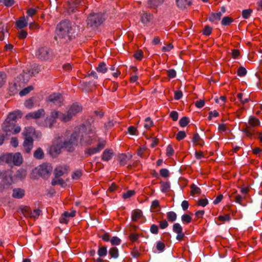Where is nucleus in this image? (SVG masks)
Returning <instances> with one entry per match:
<instances>
[{
	"instance_id": "obj_1",
	"label": "nucleus",
	"mask_w": 262,
	"mask_h": 262,
	"mask_svg": "<svg viewBox=\"0 0 262 262\" xmlns=\"http://www.w3.org/2000/svg\"><path fill=\"white\" fill-rule=\"evenodd\" d=\"M78 140V134L77 130H75L67 140H63L61 138L57 139L52 146L51 149L56 154H59L62 148L68 151L72 152L77 145Z\"/></svg>"
},
{
	"instance_id": "obj_2",
	"label": "nucleus",
	"mask_w": 262,
	"mask_h": 262,
	"mask_svg": "<svg viewBox=\"0 0 262 262\" xmlns=\"http://www.w3.org/2000/svg\"><path fill=\"white\" fill-rule=\"evenodd\" d=\"M74 37V29L72 27L70 22L64 21L57 26L55 39H65L67 40Z\"/></svg>"
},
{
	"instance_id": "obj_3",
	"label": "nucleus",
	"mask_w": 262,
	"mask_h": 262,
	"mask_svg": "<svg viewBox=\"0 0 262 262\" xmlns=\"http://www.w3.org/2000/svg\"><path fill=\"white\" fill-rule=\"evenodd\" d=\"M82 129H78L77 131L78 138L80 140V143L82 145H90L93 143V141L96 139V135L94 130L92 129L83 131Z\"/></svg>"
},
{
	"instance_id": "obj_4",
	"label": "nucleus",
	"mask_w": 262,
	"mask_h": 262,
	"mask_svg": "<svg viewBox=\"0 0 262 262\" xmlns=\"http://www.w3.org/2000/svg\"><path fill=\"white\" fill-rule=\"evenodd\" d=\"M82 106L78 103L71 105L67 113H61V121L67 122L70 121L72 118L82 111Z\"/></svg>"
},
{
	"instance_id": "obj_5",
	"label": "nucleus",
	"mask_w": 262,
	"mask_h": 262,
	"mask_svg": "<svg viewBox=\"0 0 262 262\" xmlns=\"http://www.w3.org/2000/svg\"><path fill=\"white\" fill-rule=\"evenodd\" d=\"M1 159L8 164L13 163L16 166L20 165L23 161V157L19 152H16L14 155L7 153L3 155Z\"/></svg>"
},
{
	"instance_id": "obj_6",
	"label": "nucleus",
	"mask_w": 262,
	"mask_h": 262,
	"mask_svg": "<svg viewBox=\"0 0 262 262\" xmlns=\"http://www.w3.org/2000/svg\"><path fill=\"white\" fill-rule=\"evenodd\" d=\"M1 189H4L12 185L14 181L12 177V171L10 170H0Z\"/></svg>"
},
{
	"instance_id": "obj_7",
	"label": "nucleus",
	"mask_w": 262,
	"mask_h": 262,
	"mask_svg": "<svg viewBox=\"0 0 262 262\" xmlns=\"http://www.w3.org/2000/svg\"><path fill=\"white\" fill-rule=\"evenodd\" d=\"M35 55L42 60H48L53 57L52 51L46 47L38 48L36 51Z\"/></svg>"
},
{
	"instance_id": "obj_8",
	"label": "nucleus",
	"mask_w": 262,
	"mask_h": 262,
	"mask_svg": "<svg viewBox=\"0 0 262 262\" xmlns=\"http://www.w3.org/2000/svg\"><path fill=\"white\" fill-rule=\"evenodd\" d=\"M103 18L101 13H92L88 17V25L92 27H96L101 24Z\"/></svg>"
},
{
	"instance_id": "obj_9",
	"label": "nucleus",
	"mask_w": 262,
	"mask_h": 262,
	"mask_svg": "<svg viewBox=\"0 0 262 262\" xmlns=\"http://www.w3.org/2000/svg\"><path fill=\"white\" fill-rule=\"evenodd\" d=\"M61 112L59 111H54L52 112L50 117L46 119L42 125L47 127H52L56 122V118H59L61 120Z\"/></svg>"
},
{
	"instance_id": "obj_10",
	"label": "nucleus",
	"mask_w": 262,
	"mask_h": 262,
	"mask_svg": "<svg viewBox=\"0 0 262 262\" xmlns=\"http://www.w3.org/2000/svg\"><path fill=\"white\" fill-rule=\"evenodd\" d=\"M140 20L144 26H149L154 23V17L149 12L142 11L140 13Z\"/></svg>"
},
{
	"instance_id": "obj_11",
	"label": "nucleus",
	"mask_w": 262,
	"mask_h": 262,
	"mask_svg": "<svg viewBox=\"0 0 262 262\" xmlns=\"http://www.w3.org/2000/svg\"><path fill=\"white\" fill-rule=\"evenodd\" d=\"M36 169L39 176L44 178H47L51 174L52 167L49 164H42L38 167Z\"/></svg>"
},
{
	"instance_id": "obj_12",
	"label": "nucleus",
	"mask_w": 262,
	"mask_h": 262,
	"mask_svg": "<svg viewBox=\"0 0 262 262\" xmlns=\"http://www.w3.org/2000/svg\"><path fill=\"white\" fill-rule=\"evenodd\" d=\"M105 145V141L102 140H99L98 143L96 147L89 148L86 149L85 154L89 156H92L97 152H100L102 149H103Z\"/></svg>"
},
{
	"instance_id": "obj_13",
	"label": "nucleus",
	"mask_w": 262,
	"mask_h": 262,
	"mask_svg": "<svg viewBox=\"0 0 262 262\" xmlns=\"http://www.w3.org/2000/svg\"><path fill=\"white\" fill-rule=\"evenodd\" d=\"M22 212L25 216L34 219L38 218L40 214V210L39 209H34L33 211H32L28 207H24L22 210Z\"/></svg>"
},
{
	"instance_id": "obj_14",
	"label": "nucleus",
	"mask_w": 262,
	"mask_h": 262,
	"mask_svg": "<svg viewBox=\"0 0 262 262\" xmlns=\"http://www.w3.org/2000/svg\"><path fill=\"white\" fill-rule=\"evenodd\" d=\"M172 230L174 232L177 233V239L182 241L184 237V233L183 232L182 227L179 223H175L173 225Z\"/></svg>"
},
{
	"instance_id": "obj_15",
	"label": "nucleus",
	"mask_w": 262,
	"mask_h": 262,
	"mask_svg": "<svg viewBox=\"0 0 262 262\" xmlns=\"http://www.w3.org/2000/svg\"><path fill=\"white\" fill-rule=\"evenodd\" d=\"M48 101L55 105H60L63 101V98L60 94L54 93L49 96Z\"/></svg>"
},
{
	"instance_id": "obj_16",
	"label": "nucleus",
	"mask_w": 262,
	"mask_h": 262,
	"mask_svg": "<svg viewBox=\"0 0 262 262\" xmlns=\"http://www.w3.org/2000/svg\"><path fill=\"white\" fill-rule=\"evenodd\" d=\"M45 114V111L43 109H39L37 111L28 113L26 115V118L27 119H38L43 116Z\"/></svg>"
},
{
	"instance_id": "obj_17",
	"label": "nucleus",
	"mask_w": 262,
	"mask_h": 262,
	"mask_svg": "<svg viewBox=\"0 0 262 262\" xmlns=\"http://www.w3.org/2000/svg\"><path fill=\"white\" fill-rule=\"evenodd\" d=\"M76 211L72 210L71 212H64L60 217L59 221L61 223L67 224L69 221L70 217L75 216Z\"/></svg>"
},
{
	"instance_id": "obj_18",
	"label": "nucleus",
	"mask_w": 262,
	"mask_h": 262,
	"mask_svg": "<svg viewBox=\"0 0 262 262\" xmlns=\"http://www.w3.org/2000/svg\"><path fill=\"white\" fill-rule=\"evenodd\" d=\"M68 170V167L66 165L58 166L54 170V174L55 177H60L67 173Z\"/></svg>"
},
{
	"instance_id": "obj_19",
	"label": "nucleus",
	"mask_w": 262,
	"mask_h": 262,
	"mask_svg": "<svg viewBox=\"0 0 262 262\" xmlns=\"http://www.w3.org/2000/svg\"><path fill=\"white\" fill-rule=\"evenodd\" d=\"M14 125V122H10L8 120H6L3 123L2 128L3 130L7 134L9 135V133H11L12 132Z\"/></svg>"
},
{
	"instance_id": "obj_20",
	"label": "nucleus",
	"mask_w": 262,
	"mask_h": 262,
	"mask_svg": "<svg viewBox=\"0 0 262 262\" xmlns=\"http://www.w3.org/2000/svg\"><path fill=\"white\" fill-rule=\"evenodd\" d=\"M23 147L27 153H29L33 147V140L32 138H25Z\"/></svg>"
},
{
	"instance_id": "obj_21",
	"label": "nucleus",
	"mask_w": 262,
	"mask_h": 262,
	"mask_svg": "<svg viewBox=\"0 0 262 262\" xmlns=\"http://www.w3.org/2000/svg\"><path fill=\"white\" fill-rule=\"evenodd\" d=\"M35 131L33 127L31 126L25 127L23 134L25 136V138H32L35 135Z\"/></svg>"
},
{
	"instance_id": "obj_22",
	"label": "nucleus",
	"mask_w": 262,
	"mask_h": 262,
	"mask_svg": "<svg viewBox=\"0 0 262 262\" xmlns=\"http://www.w3.org/2000/svg\"><path fill=\"white\" fill-rule=\"evenodd\" d=\"M114 155V152L112 149H106L102 155V160L104 161H108L113 158Z\"/></svg>"
},
{
	"instance_id": "obj_23",
	"label": "nucleus",
	"mask_w": 262,
	"mask_h": 262,
	"mask_svg": "<svg viewBox=\"0 0 262 262\" xmlns=\"http://www.w3.org/2000/svg\"><path fill=\"white\" fill-rule=\"evenodd\" d=\"M21 115L20 112L18 111L12 112L9 114L6 120H8L10 122L11 121L15 123V121L16 119L21 117Z\"/></svg>"
},
{
	"instance_id": "obj_24",
	"label": "nucleus",
	"mask_w": 262,
	"mask_h": 262,
	"mask_svg": "<svg viewBox=\"0 0 262 262\" xmlns=\"http://www.w3.org/2000/svg\"><path fill=\"white\" fill-rule=\"evenodd\" d=\"M177 6L180 9L186 8L191 5V0H176Z\"/></svg>"
},
{
	"instance_id": "obj_25",
	"label": "nucleus",
	"mask_w": 262,
	"mask_h": 262,
	"mask_svg": "<svg viewBox=\"0 0 262 262\" xmlns=\"http://www.w3.org/2000/svg\"><path fill=\"white\" fill-rule=\"evenodd\" d=\"M25 195V191L21 188H15L13 190L12 196L15 199H21Z\"/></svg>"
},
{
	"instance_id": "obj_26",
	"label": "nucleus",
	"mask_w": 262,
	"mask_h": 262,
	"mask_svg": "<svg viewBox=\"0 0 262 262\" xmlns=\"http://www.w3.org/2000/svg\"><path fill=\"white\" fill-rule=\"evenodd\" d=\"M132 158L131 155L121 154L119 156L118 159L120 164L122 166L125 165L127 162Z\"/></svg>"
},
{
	"instance_id": "obj_27",
	"label": "nucleus",
	"mask_w": 262,
	"mask_h": 262,
	"mask_svg": "<svg viewBox=\"0 0 262 262\" xmlns=\"http://www.w3.org/2000/svg\"><path fill=\"white\" fill-rule=\"evenodd\" d=\"M260 121L259 120L256 118L255 117L251 116L249 119L248 121V125H247V128H251L255 127L259 125Z\"/></svg>"
},
{
	"instance_id": "obj_28",
	"label": "nucleus",
	"mask_w": 262,
	"mask_h": 262,
	"mask_svg": "<svg viewBox=\"0 0 262 262\" xmlns=\"http://www.w3.org/2000/svg\"><path fill=\"white\" fill-rule=\"evenodd\" d=\"M28 20L25 17H21L19 20L16 21L15 25L17 28L21 29L28 25Z\"/></svg>"
},
{
	"instance_id": "obj_29",
	"label": "nucleus",
	"mask_w": 262,
	"mask_h": 262,
	"mask_svg": "<svg viewBox=\"0 0 262 262\" xmlns=\"http://www.w3.org/2000/svg\"><path fill=\"white\" fill-rule=\"evenodd\" d=\"M222 15V13L221 12H219L217 13H212L209 16V19L211 21L216 22L220 20Z\"/></svg>"
},
{
	"instance_id": "obj_30",
	"label": "nucleus",
	"mask_w": 262,
	"mask_h": 262,
	"mask_svg": "<svg viewBox=\"0 0 262 262\" xmlns=\"http://www.w3.org/2000/svg\"><path fill=\"white\" fill-rule=\"evenodd\" d=\"M192 142L195 145H199L201 146H203L204 145L203 141L200 138L198 133L194 135L192 138Z\"/></svg>"
},
{
	"instance_id": "obj_31",
	"label": "nucleus",
	"mask_w": 262,
	"mask_h": 262,
	"mask_svg": "<svg viewBox=\"0 0 262 262\" xmlns=\"http://www.w3.org/2000/svg\"><path fill=\"white\" fill-rule=\"evenodd\" d=\"M51 183L52 185L58 184L62 187H64L66 185L65 182L62 179L59 178V177H55L52 180Z\"/></svg>"
},
{
	"instance_id": "obj_32",
	"label": "nucleus",
	"mask_w": 262,
	"mask_h": 262,
	"mask_svg": "<svg viewBox=\"0 0 262 262\" xmlns=\"http://www.w3.org/2000/svg\"><path fill=\"white\" fill-rule=\"evenodd\" d=\"M96 70L98 72L104 74L106 72L107 68L104 62H101L99 64Z\"/></svg>"
},
{
	"instance_id": "obj_33",
	"label": "nucleus",
	"mask_w": 262,
	"mask_h": 262,
	"mask_svg": "<svg viewBox=\"0 0 262 262\" xmlns=\"http://www.w3.org/2000/svg\"><path fill=\"white\" fill-rule=\"evenodd\" d=\"M7 33V28L2 23H0V40L4 39L5 34Z\"/></svg>"
},
{
	"instance_id": "obj_34",
	"label": "nucleus",
	"mask_w": 262,
	"mask_h": 262,
	"mask_svg": "<svg viewBox=\"0 0 262 262\" xmlns=\"http://www.w3.org/2000/svg\"><path fill=\"white\" fill-rule=\"evenodd\" d=\"M108 253L112 258H117L119 256L118 250L116 247L111 248L109 250Z\"/></svg>"
},
{
	"instance_id": "obj_35",
	"label": "nucleus",
	"mask_w": 262,
	"mask_h": 262,
	"mask_svg": "<svg viewBox=\"0 0 262 262\" xmlns=\"http://www.w3.org/2000/svg\"><path fill=\"white\" fill-rule=\"evenodd\" d=\"M177 217L176 213L173 211H169L167 213V219L169 222H173L175 221Z\"/></svg>"
},
{
	"instance_id": "obj_36",
	"label": "nucleus",
	"mask_w": 262,
	"mask_h": 262,
	"mask_svg": "<svg viewBox=\"0 0 262 262\" xmlns=\"http://www.w3.org/2000/svg\"><path fill=\"white\" fill-rule=\"evenodd\" d=\"M170 189V184L168 182H161V190L163 192H166Z\"/></svg>"
},
{
	"instance_id": "obj_37",
	"label": "nucleus",
	"mask_w": 262,
	"mask_h": 262,
	"mask_svg": "<svg viewBox=\"0 0 262 262\" xmlns=\"http://www.w3.org/2000/svg\"><path fill=\"white\" fill-rule=\"evenodd\" d=\"M44 154L42 150L40 148H38L34 152V157L38 159H41L43 157Z\"/></svg>"
},
{
	"instance_id": "obj_38",
	"label": "nucleus",
	"mask_w": 262,
	"mask_h": 262,
	"mask_svg": "<svg viewBox=\"0 0 262 262\" xmlns=\"http://www.w3.org/2000/svg\"><path fill=\"white\" fill-rule=\"evenodd\" d=\"M164 0H149V5L151 7H158L161 5Z\"/></svg>"
},
{
	"instance_id": "obj_39",
	"label": "nucleus",
	"mask_w": 262,
	"mask_h": 262,
	"mask_svg": "<svg viewBox=\"0 0 262 262\" xmlns=\"http://www.w3.org/2000/svg\"><path fill=\"white\" fill-rule=\"evenodd\" d=\"M191 194L192 195H194L195 194H200L201 193V190L199 187H198L195 184H192L191 185Z\"/></svg>"
},
{
	"instance_id": "obj_40",
	"label": "nucleus",
	"mask_w": 262,
	"mask_h": 262,
	"mask_svg": "<svg viewBox=\"0 0 262 262\" xmlns=\"http://www.w3.org/2000/svg\"><path fill=\"white\" fill-rule=\"evenodd\" d=\"M233 21V19L231 17L229 16H226L223 17L221 23L223 26H228Z\"/></svg>"
},
{
	"instance_id": "obj_41",
	"label": "nucleus",
	"mask_w": 262,
	"mask_h": 262,
	"mask_svg": "<svg viewBox=\"0 0 262 262\" xmlns=\"http://www.w3.org/2000/svg\"><path fill=\"white\" fill-rule=\"evenodd\" d=\"M141 216V212L139 210L134 211L132 213V220L136 221L139 219Z\"/></svg>"
},
{
	"instance_id": "obj_42",
	"label": "nucleus",
	"mask_w": 262,
	"mask_h": 262,
	"mask_svg": "<svg viewBox=\"0 0 262 262\" xmlns=\"http://www.w3.org/2000/svg\"><path fill=\"white\" fill-rule=\"evenodd\" d=\"M107 254V248L106 247H99L98 250V254L99 256H104Z\"/></svg>"
},
{
	"instance_id": "obj_43",
	"label": "nucleus",
	"mask_w": 262,
	"mask_h": 262,
	"mask_svg": "<svg viewBox=\"0 0 262 262\" xmlns=\"http://www.w3.org/2000/svg\"><path fill=\"white\" fill-rule=\"evenodd\" d=\"M182 221L184 224H188L191 222L192 220L191 217L186 214H183L181 217Z\"/></svg>"
},
{
	"instance_id": "obj_44",
	"label": "nucleus",
	"mask_w": 262,
	"mask_h": 262,
	"mask_svg": "<svg viewBox=\"0 0 262 262\" xmlns=\"http://www.w3.org/2000/svg\"><path fill=\"white\" fill-rule=\"evenodd\" d=\"M153 125V122L149 117L145 119L144 127L146 129H149Z\"/></svg>"
},
{
	"instance_id": "obj_45",
	"label": "nucleus",
	"mask_w": 262,
	"mask_h": 262,
	"mask_svg": "<svg viewBox=\"0 0 262 262\" xmlns=\"http://www.w3.org/2000/svg\"><path fill=\"white\" fill-rule=\"evenodd\" d=\"M218 220L224 223V222H225L226 221H229L231 220V217H230V214H225L224 215H220V216H219Z\"/></svg>"
},
{
	"instance_id": "obj_46",
	"label": "nucleus",
	"mask_w": 262,
	"mask_h": 262,
	"mask_svg": "<svg viewBox=\"0 0 262 262\" xmlns=\"http://www.w3.org/2000/svg\"><path fill=\"white\" fill-rule=\"evenodd\" d=\"M189 119L186 117H183L179 121L180 125L181 127L186 126L189 123Z\"/></svg>"
},
{
	"instance_id": "obj_47",
	"label": "nucleus",
	"mask_w": 262,
	"mask_h": 262,
	"mask_svg": "<svg viewBox=\"0 0 262 262\" xmlns=\"http://www.w3.org/2000/svg\"><path fill=\"white\" fill-rule=\"evenodd\" d=\"M243 94L238 93L237 95V98L240 100L242 103L245 104L248 102L249 101V98L248 97L243 98Z\"/></svg>"
},
{
	"instance_id": "obj_48",
	"label": "nucleus",
	"mask_w": 262,
	"mask_h": 262,
	"mask_svg": "<svg viewBox=\"0 0 262 262\" xmlns=\"http://www.w3.org/2000/svg\"><path fill=\"white\" fill-rule=\"evenodd\" d=\"M110 242L112 245H119L121 243V239L117 236H114L111 239Z\"/></svg>"
},
{
	"instance_id": "obj_49",
	"label": "nucleus",
	"mask_w": 262,
	"mask_h": 262,
	"mask_svg": "<svg viewBox=\"0 0 262 262\" xmlns=\"http://www.w3.org/2000/svg\"><path fill=\"white\" fill-rule=\"evenodd\" d=\"M25 106L29 109L32 108L34 106V101L33 99H29L25 102Z\"/></svg>"
},
{
	"instance_id": "obj_50",
	"label": "nucleus",
	"mask_w": 262,
	"mask_h": 262,
	"mask_svg": "<svg viewBox=\"0 0 262 262\" xmlns=\"http://www.w3.org/2000/svg\"><path fill=\"white\" fill-rule=\"evenodd\" d=\"M251 12L252 10L251 9L244 10L242 12V16L244 18L247 19L250 16Z\"/></svg>"
},
{
	"instance_id": "obj_51",
	"label": "nucleus",
	"mask_w": 262,
	"mask_h": 262,
	"mask_svg": "<svg viewBox=\"0 0 262 262\" xmlns=\"http://www.w3.org/2000/svg\"><path fill=\"white\" fill-rule=\"evenodd\" d=\"M81 175L82 172L81 170H76L72 174V178L74 180H77L81 177Z\"/></svg>"
},
{
	"instance_id": "obj_52",
	"label": "nucleus",
	"mask_w": 262,
	"mask_h": 262,
	"mask_svg": "<svg viewBox=\"0 0 262 262\" xmlns=\"http://www.w3.org/2000/svg\"><path fill=\"white\" fill-rule=\"evenodd\" d=\"M32 89L33 88L32 86L26 88L19 92V95L21 96H25L28 94L31 91H32Z\"/></svg>"
},
{
	"instance_id": "obj_53",
	"label": "nucleus",
	"mask_w": 262,
	"mask_h": 262,
	"mask_svg": "<svg viewBox=\"0 0 262 262\" xmlns=\"http://www.w3.org/2000/svg\"><path fill=\"white\" fill-rule=\"evenodd\" d=\"M26 171L24 169H20L17 171L16 173V177L17 178L22 179L26 177Z\"/></svg>"
},
{
	"instance_id": "obj_54",
	"label": "nucleus",
	"mask_w": 262,
	"mask_h": 262,
	"mask_svg": "<svg viewBox=\"0 0 262 262\" xmlns=\"http://www.w3.org/2000/svg\"><path fill=\"white\" fill-rule=\"evenodd\" d=\"M186 137L185 132L184 131H180L178 133L176 136V139L178 141L183 139Z\"/></svg>"
},
{
	"instance_id": "obj_55",
	"label": "nucleus",
	"mask_w": 262,
	"mask_h": 262,
	"mask_svg": "<svg viewBox=\"0 0 262 262\" xmlns=\"http://www.w3.org/2000/svg\"><path fill=\"white\" fill-rule=\"evenodd\" d=\"M174 153V150L171 145H168L166 148V155L168 157H170Z\"/></svg>"
},
{
	"instance_id": "obj_56",
	"label": "nucleus",
	"mask_w": 262,
	"mask_h": 262,
	"mask_svg": "<svg viewBox=\"0 0 262 262\" xmlns=\"http://www.w3.org/2000/svg\"><path fill=\"white\" fill-rule=\"evenodd\" d=\"M219 114L216 111L214 110L213 111H210L209 113V116L208 117V119L209 120H212L213 117H216L219 116Z\"/></svg>"
},
{
	"instance_id": "obj_57",
	"label": "nucleus",
	"mask_w": 262,
	"mask_h": 262,
	"mask_svg": "<svg viewBox=\"0 0 262 262\" xmlns=\"http://www.w3.org/2000/svg\"><path fill=\"white\" fill-rule=\"evenodd\" d=\"M135 191L134 190H128L125 193H124L123 194V197L124 199H128L132 196L135 194Z\"/></svg>"
},
{
	"instance_id": "obj_58",
	"label": "nucleus",
	"mask_w": 262,
	"mask_h": 262,
	"mask_svg": "<svg viewBox=\"0 0 262 262\" xmlns=\"http://www.w3.org/2000/svg\"><path fill=\"white\" fill-rule=\"evenodd\" d=\"M247 73V71L244 67H240L237 70V74L239 76H244Z\"/></svg>"
},
{
	"instance_id": "obj_59",
	"label": "nucleus",
	"mask_w": 262,
	"mask_h": 262,
	"mask_svg": "<svg viewBox=\"0 0 262 262\" xmlns=\"http://www.w3.org/2000/svg\"><path fill=\"white\" fill-rule=\"evenodd\" d=\"M128 132L132 135H136L137 134V130L136 128L133 126H130L128 128Z\"/></svg>"
},
{
	"instance_id": "obj_60",
	"label": "nucleus",
	"mask_w": 262,
	"mask_h": 262,
	"mask_svg": "<svg viewBox=\"0 0 262 262\" xmlns=\"http://www.w3.org/2000/svg\"><path fill=\"white\" fill-rule=\"evenodd\" d=\"M208 203V201L207 199H200L198 202V204L199 206L205 207L206 206Z\"/></svg>"
},
{
	"instance_id": "obj_61",
	"label": "nucleus",
	"mask_w": 262,
	"mask_h": 262,
	"mask_svg": "<svg viewBox=\"0 0 262 262\" xmlns=\"http://www.w3.org/2000/svg\"><path fill=\"white\" fill-rule=\"evenodd\" d=\"M6 78V74L4 73H0V88H1L5 83Z\"/></svg>"
},
{
	"instance_id": "obj_62",
	"label": "nucleus",
	"mask_w": 262,
	"mask_h": 262,
	"mask_svg": "<svg viewBox=\"0 0 262 262\" xmlns=\"http://www.w3.org/2000/svg\"><path fill=\"white\" fill-rule=\"evenodd\" d=\"M143 52L141 50H138L135 54L134 57L138 60H141L143 57Z\"/></svg>"
},
{
	"instance_id": "obj_63",
	"label": "nucleus",
	"mask_w": 262,
	"mask_h": 262,
	"mask_svg": "<svg viewBox=\"0 0 262 262\" xmlns=\"http://www.w3.org/2000/svg\"><path fill=\"white\" fill-rule=\"evenodd\" d=\"M178 112L174 111L171 112L170 114V117L174 121H176L178 119Z\"/></svg>"
},
{
	"instance_id": "obj_64",
	"label": "nucleus",
	"mask_w": 262,
	"mask_h": 262,
	"mask_svg": "<svg viewBox=\"0 0 262 262\" xmlns=\"http://www.w3.org/2000/svg\"><path fill=\"white\" fill-rule=\"evenodd\" d=\"M156 247L159 251H163L165 249V245L161 242H158L157 243Z\"/></svg>"
}]
</instances>
